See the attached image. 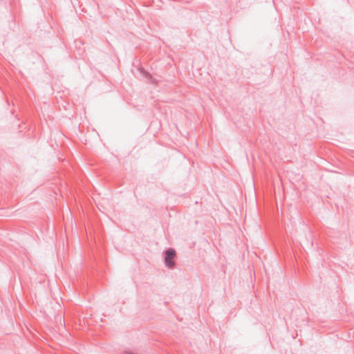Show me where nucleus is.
I'll use <instances>...</instances> for the list:
<instances>
[{"label":"nucleus","mask_w":354,"mask_h":354,"mask_svg":"<svg viewBox=\"0 0 354 354\" xmlns=\"http://www.w3.org/2000/svg\"><path fill=\"white\" fill-rule=\"evenodd\" d=\"M175 256V251L172 249H169L166 252V257H165V263L166 264L171 268L174 266V263L171 261V259Z\"/></svg>","instance_id":"nucleus-1"}]
</instances>
